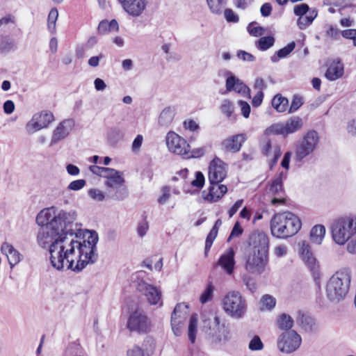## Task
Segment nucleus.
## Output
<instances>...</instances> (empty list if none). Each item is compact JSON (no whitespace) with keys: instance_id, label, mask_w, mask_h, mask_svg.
Instances as JSON below:
<instances>
[{"instance_id":"09e8293b","label":"nucleus","mask_w":356,"mask_h":356,"mask_svg":"<svg viewBox=\"0 0 356 356\" xmlns=\"http://www.w3.org/2000/svg\"><path fill=\"white\" fill-rule=\"evenodd\" d=\"M302 104V98L298 95H294L291 106L289 107V113H295Z\"/></svg>"},{"instance_id":"f03ea898","label":"nucleus","mask_w":356,"mask_h":356,"mask_svg":"<svg viewBox=\"0 0 356 356\" xmlns=\"http://www.w3.org/2000/svg\"><path fill=\"white\" fill-rule=\"evenodd\" d=\"M301 226L300 218L291 212L275 213L270 222L271 234L278 238H287L294 236Z\"/></svg>"},{"instance_id":"de8ad7c7","label":"nucleus","mask_w":356,"mask_h":356,"mask_svg":"<svg viewBox=\"0 0 356 356\" xmlns=\"http://www.w3.org/2000/svg\"><path fill=\"white\" fill-rule=\"evenodd\" d=\"M205 183V178L203 173L197 171L195 175V179L191 181V185L198 189H201Z\"/></svg>"},{"instance_id":"bf43d9fd","label":"nucleus","mask_w":356,"mask_h":356,"mask_svg":"<svg viewBox=\"0 0 356 356\" xmlns=\"http://www.w3.org/2000/svg\"><path fill=\"white\" fill-rule=\"evenodd\" d=\"M243 233V229L238 222H236L230 233V235L227 239L228 241H231L232 238L238 237Z\"/></svg>"},{"instance_id":"7ed1b4c3","label":"nucleus","mask_w":356,"mask_h":356,"mask_svg":"<svg viewBox=\"0 0 356 356\" xmlns=\"http://www.w3.org/2000/svg\"><path fill=\"white\" fill-rule=\"evenodd\" d=\"M350 280V271L348 269L343 268L337 271L327 284V298L335 302L343 300L348 292Z\"/></svg>"},{"instance_id":"2f4dec72","label":"nucleus","mask_w":356,"mask_h":356,"mask_svg":"<svg viewBox=\"0 0 356 356\" xmlns=\"http://www.w3.org/2000/svg\"><path fill=\"white\" fill-rule=\"evenodd\" d=\"M220 225H221V221L220 219H218L216 222L214 226L211 229L210 232L209 233V234L206 238L205 248H204V254L206 256L207 255L209 250H210L214 240L216 239V238L217 236L218 228Z\"/></svg>"},{"instance_id":"b1692460","label":"nucleus","mask_w":356,"mask_h":356,"mask_svg":"<svg viewBox=\"0 0 356 356\" xmlns=\"http://www.w3.org/2000/svg\"><path fill=\"white\" fill-rule=\"evenodd\" d=\"M343 65L340 60H334L330 63L325 72V77L330 81H335L343 74Z\"/></svg>"},{"instance_id":"e2e57ef3","label":"nucleus","mask_w":356,"mask_h":356,"mask_svg":"<svg viewBox=\"0 0 356 356\" xmlns=\"http://www.w3.org/2000/svg\"><path fill=\"white\" fill-rule=\"evenodd\" d=\"M340 33V31L337 28L330 25L329 29L326 31V35L334 40H338Z\"/></svg>"},{"instance_id":"bb28decb","label":"nucleus","mask_w":356,"mask_h":356,"mask_svg":"<svg viewBox=\"0 0 356 356\" xmlns=\"http://www.w3.org/2000/svg\"><path fill=\"white\" fill-rule=\"evenodd\" d=\"M175 116V110L170 107L165 108L159 115V124L163 127H168L172 123Z\"/></svg>"},{"instance_id":"aec40b11","label":"nucleus","mask_w":356,"mask_h":356,"mask_svg":"<svg viewBox=\"0 0 356 356\" xmlns=\"http://www.w3.org/2000/svg\"><path fill=\"white\" fill-rule=\"evenodd\" d=\"M226 89L228 91H234L243 97L250 99V89L241 80L234 76H229L226 80Z\"/></svg>"},{"instance_id":"9b49d317","label":"nucleus","mask_w":356,"mask_h":356,"mask_svg":"<svg viewBox=\"0 0 356 356\" xmlns=\"http://www.w3.org/2000/svg\"><path fill=\"white\" fill-rule=\"evenodd\" d=\"M268 264V254L249 252L245 267L249 273L259 275L265 272Z\"/></svg>"},{"instance_id":"0eeeda50","label":"nucleus","mask_w":356,"mask_h":356,"mask_svg":"<svg viewBox=\"0 0 356 356\" xmlns=\"http://www.w3.org/2000/svg\"><path fill=\"white\" fill-rule=\"evenodd\" d=\"M224 311L236 319L243 316L246 312V304L238 292L232 291L224 297Z\"/></svg>"},{"instance_id":"603ef678","label":"nucleus","mask_w":356,"mask_h":356,"mask_svg":"<svg viewBox=\"0 0 356 356\" xmlns=\"http://www.w3.org/2000/svg\"><path fill=\"white\" fill-rule=\"evenodd\" d=\"M248 347L251 350H260L263 348L264 345L259 337L254 336L250 341Z\"/></svg>"},{"instance_id":"39448f33","label":"nucleus","mask_w":356,"mask_h":356,"mask_svg":"<svg viewBox=\"0 0 356 356\" xmlns=\"http://www.w3.org/2000/svg\"><path fill=\"white\" fill-rule=\"evenodd\" d=\"M208 179L210 183L209 193L204 198L211 202H217L222 197V161L214 158L209 163Z\"/></svg>"},{"instance_id":"4d7b16f0","label":"nucleus","mask_w":356,"mask_h":356,"mask_svg":"<svg viewBox=\"0 0 356 356\" xmlns=\"http://www.w3.org/2000/svg\"><path fill=\"white\" fill-rule=\"evenodd\" d=\"M86 181L84 179H77L70 183L67 188L71 191H79L86 186Z\"/></svg>"},{"instance_id":"a211bd4d","label":"nucleus","mask_w":356,"mask_h":356,"mask_svg":"<svg viewBox=\"0 0 356 356\" xmlns=\"http://www.w3.org/2000/svg\"><path fill=\"white\" fill-rule=\"evenodd\" d=\"M122 9L130 16L138 17L145 10L148 0H118Z\"/></svg>"},{"instance_id":"f704fd0d","label":"nucleus","mask_w":356,"mask_h":356,"mask_svg":"<svg viewBox=\"0 0 356 356\" xmlns=\"http://www.w3.org/2000/svg\"><path fill=\"white\" fill-rule=\"evenodd\" d=\"M276 305V299L271 295H264L259 301V309L264 311H271Z\"/></svg>"},{"instance_id":"c85d7f7f","label":"nucleus","mask_w":356,"mask_h":356,"mask_svg":"<svg viewBox=\"0 0 356 356\" xmlns=\"http://www.w3.org/2000/svg\"><path fill=\"white\" fill-rule=\"evenodd\" d=\"M272 106L278 113L285 112L289 108V100L281 94H277L271 101Z\"/></svg>"},{"instance_id":"0e129e2a","label":"nucleus","mask_w":356,"mask_h":356,"mask_svg":"<svg viewBox=\"0 0 356 356\" xmlns=\"http://www.w3.org/2000/svg\"><path fill=\"white\" fill-rule=\"evenodd\" d=\"M108 168L106 167H99L98 165H90L89 167V170L94 175H96L97 176L102 177L104 176V174L105 172L108 171L106 169Z\"/></svg>"},{"instance_id":"20e7f679","label":"nucleus","mask_w":356,"mask_h":356,"mask_svg":"<svg viewBox=\"0 0 356 356\" xmlns=\"http://www.w3.org/2000/svg\"><path fill=\"white\" fill-rule=\"evenodd\" d=\"M331 232L333 241L339 245H344L356 234V216L339 217L332 222Z\"/></svg>"},{"instance_id":"3c124183","label":"nucleus","mask_w":356,"mask_h":356,"mask_svg":"<svg viewBox=\"0 0 356 356\" xmlns=\"http://www.w3.org/2000/svg\"><path fill=\"white\" fill-rule=\"evenodd\" d=\"M282 152L279 145L273 146V154L272 158L269 161V167L272 170L273 166L277 163L278 159L280 157Z\"/></svg>"},{"instance_id":"423d86ee","label":"nucleus","mask_w":356,"mask_h":356,"mask_svg":"<svg viewBox=\"0 0 356 356\" xmlns=\"http://www.w3.org/2000/svg\"><path fill=\"white\" fill-rule=\"evenodd\" d=\"M103 177L106 180L104 185L106 186V197L115 200H123L128 195V191L124 186V179L122 173L113 168H108Z\"/></svg>"},{"instance_id":"052dcab7","label":"nucleus","mask_w":356,"mask_h":356,"mask_svg":"<svg viewBox=\"0 0 356 356\" xmlns=\"http://www.w3.org/2000/svg\"><path fill=\"white\" fill-rule=\"evenodd\" d=\"M0 47L2 51L8 52L11 50L15 49V45L12 40L5 39L1 42Z\"/></svg>"},{"instance_id":"cd10ccee","label":"nucleus","mask_w":356,"mask_h":356,"mask_svg":"<svg viewBox=\"0 0 356 356\" xmlns=\"http://www.w3.org/2000/svg\"><path fill=\"white\" fill-rule=\"evenodd\" d=\"M325 235V227L322 225L314 226L310 232V240L317 245L321 244Z\"/></svg>"},{"instance_id":"774afa93","label":"nucleus","mask_w":356,"mask_h":356,"mask_svg":"<svg viewBox=\"0 0 356 356\" xmlns=\"http://www.w3.org/2000/svg\"><path fill=\"white\" fill-rule=\"evenodd\" d=\"M237 56L239 59L248 62L254 61L255 59L254 56L252 54L245 51H238Z\"/></svg>"},{"instance_id":"473e14b6","label":"nucleus","mask_w":356,"mask_h":356,"mask_svg":"<svg viewBox=\"0 0 356 356\" xmlns=\"http://www.w3.org/2000/svg\"><path fill=\"white\" fill-rule=\"evenodd\" d=\"M305 263L312 272L314 280L317 284H318L321 277V271L316 259L314 257H309L308 259L305 261Z\"/></svg>"},{"instance_id":"c756f323","label":"nucleus","mask_w":356,"mask_h":356,"mask_svg":"<svg viewBox=\"0 0 356 356\" xmlns=\"http://www.w3.org/2000/svg\"><path fill=\"white\" fill-rule=\"evenodd\" d=\"M234 251L229 248L226 254H224V271L228 275H232L235 267Z\"/></svg>"},{"instance_id":"864d4df0","label":"nucleus","mask_w":356,"mask_h":356,"mask_svg":"<svg viewBox=\"0 0 356 356\" xmlns=\"http://www.w3.org/2000/svg\"><path fill=\"white\" fill-rule=\"evenodd\" d=\"M327 3L335 6H341L343 8L346 7H355L356 6L350 3V2L354 0H325Z\"/></svg>"},{"instance_id":"f257e3e1","label":"nucleus","mask_w":356,"mask_h":356,"mask_svg":"<svg viewBox=\"0 0 356 356\" xmlns=\"http://www.w3.org/2000/svg\"><path fill=\"white\" fill-rule=\"evenodd\" d=\"M74 210L65 211L55 207L41 210L36 222L42 226L37 234V243L42 248H49L50 261L56 270L81 272L98 259V235L90 232L87 239L78 240L81 225L77 223Z\"/></svg>"},{"instance_id":"79ce46f5","label":"nucleus","mask_w":356,"mask_h":356,"mask_svg":"<svg viewBox=\"0 0 356 356\" xmlns=\"http://www.w3.org/2000/svg\"><path fill=\"white\" fill-rule=\"evenodd\" d=\"M58 16V10L53 8L50 10L48 15V29L50 31L53 32L56 29V22Z\"/></svg>"},{"instance_id":"e433bc0d","label":"nucleus","mask_w":356,"mask_h":356,"mask_svg":"<svg viewBox=\"0 0 356 356\" xmlns=\"http://www.w3.org/2000/svg\"><path fill=\"white\" fill-rule=\"evenodd\" d=\"M197 322H198L197 314H192L189 319L188 332L189 340L192 343H195V341L197 328Z\"/></svg>"},{"instance_id":"58836bf2","label":"nucleus","mask_w":356,"mask_h":356,"mask_svg":"<svg viewBox=\"0 0 356 356\" xmlns=\"http://www.w3.org/2000/svg\"><path fill=\"white\" fill-rule=\"evenodd\" d=\"M210 11L215 15L222 13V0H206Z\"/></svg>"},{"instance_id":"13d9d810","label":"nucleus","mask_w":356,"mask_h":356,"mask_svg":"<svg viewBox=\"0 0 356 356\" xmlns=\"http://www.w3.org/2000/svg\"><path fill=\"white\" fill-rule=\"evenodd\" d=\"M301 255L304 261L308 259V258L314 257L310 245L305 242H303L302 244Z\"/></svg>"},{"instance_id":"7c9ffc66","label":"nucleus","mask_w":356,"mask_h":356,"mask_svg":"<svg viewBox=\"0 0 356 356\" xmlns=\"http://www.w3.org/2000/svg\"><path fill=\"white\" fill-rule=\"evenodd\" d=\"M118 30V23L115 19H112L110 22L102 20L98 26V31L100 34H106L108 32H117Z\"/></svg>"},{"instance_id":"680f3d73","label":"nucleus","mask_w":356,"mask_h":356,"mask_svg":"<svg viewBox=\"0 0 356 356\" xmlns=\"http://www.w3.org/2000/svg\"><path fill=\"white\" fill-rule=\"evenodd\" d=\"M341 35L346 39H350L356 47V29H347L341 32Z\"/></svg>"},{"instance_id":"6e6d98bb","label":"nucleus","mask_w":356,"mask_h":356,"mask_svg":"<svg viewBox=\"0 0 356 356\" xmlns=\"http://www.w3.org/2000/svg\"><path fill=\"white\" fill-rule=\"evenodd\" d=\"M238 104L241 108V112L242 115L245 118H248L250 116V111H251V108H250V104L243 100H239L238 102Z\"/></svg>"},{"instance_id":"ea45409f","label":"nucleus","mask_w":356,"mask_h":356,"mask_svg":"<svg viewBox=\"0 0 356 356\" xmlns=\"http://www.w3.org/2000/svg\"><path fill=\"white\" fill-rule=\"evenodd\" d=\"M214 291V287L212 285L211 282H209L205 290L202 293L200 297V301L202 304H205L207 302L210 301L213 298V293Z\"/></svg>"},{"instance_id":"ddd939ff","label":"nucleus","mask_w":356,"mask_h":356,"mask_svg":"<svg viewBox=\"0 0 356 356\" xmlns=\"http://www.w3.org/2000/svg\"><path fill=\"white\" fill-rule=\"evenodd\" d=\"M248 243L249 252L268 254L269 239L264 232L260 231L252 232L249 237Z\"/></svg>"},{"instance_id":"49530a36","label":"nucleus","mask_w":356,"mask_h":356,"mask_svg":"<svg viewBox=\"0 0 356 356\" xmlns=\"http://www.w3.org/2000/svg\"><path fill=\"white\" fill-rule=\"evenodd\" d=\"M311 10L312 9L307 3H301L294 6L293 13L296 16L301 17L302 15H305L307 13H309Z\"/></svg>"},{"instance_id":"4468645a","label":"nucleus","mask_w":356,"mask_h":356,"mask_svg":"<svg viewBox=\"0 0 356 356\" xmlns=\"http://www.w3.org/2000/svg\"><path fill=\"white\" fill-rule=\"evenodd\" d=\"M186 305L179 303L177 304L171 315V327L174 334L179 337L182 333V328L184 326L186 319L187 318Z\"/></svg>"},{"instance_id":"a19ab883","label":"nucleus","mask_w":356,"mask_h":356,"mask_svg":"<svg viewBox=\"0 0 356 356\" xmlns=\"http://www.w3.org/2000/svg\"><path fill=\"white\" fill-rule=\"evenodd\" d=\"M234 106L229 100H224V113L231 122H235L237 115L234 113Z\"/></svg>"},{"instance_id":"2eb2a0df","label":"nucleus","mask_w":356,"mask_h":356,"mask_svg":"<svg viewBox=\"0 0 356 356\" xmlns=\"http://www.w3.org/2000/svg\"><path fill=\"white\" fill-rule=\"evenodd\" d=\"M166 144L168 149L176 154L186 156L188 154L190 145L186 140L173 131H170L166 136Z\"/></svg>"},{"instance_id":"5fc2aeb1","label":"nucleus","mask_w":356,"mask_h":356,"mask_svg":"<svg viewBox=\"0 0 356 356\" xmlns=\"http://www.w3.org/2000/svg\"><path fill=\"white\" fill-rule=\"evenodd\" d=\"M162 195L159 197L158 202L160 204H165L170 197V188L163 186L161 188Z\"/></svg>"},{"instance_id":"338daca9","label":"nucleus","mask_w":356,"mask_h":356,"mask_svg":"<svg viewBox=\"0 0 356 356\" xmlns=\"http://www.w3.org/2000/svg\"><path fill=\"white\" fill-rule=\"evenodd\" d=\"M15 108V106L12 100H6L3 104V112L7 115L13 113Z\"/></svg>"},{"instance_id":"f8f14e48","label":"nucleus","mask_w":356,"mask_h":356,"mask_svg":"<svg viewBox=\"0 0 356 356\" xmlns=\"http://www.w3.org/2000/svg\"><path fill=\"white\" fill-rule=\"evenodd\" d=\"M301 341L300 336L296 331H285L278 338L277 347L282 353H291L300 347Z\"/></svg>"},{"instance_id":"dca6fc26","label":"nucleus","mask_w":356,"mask_h":356,"mask_svg":"<svg viewBox=\"0 0 356 356\" xmlns=\"http://www.w3.org/2000/svg\"><path fill=\"white\" fill-rule=\"evenodd\" d=\"M137 290L145 297L150 305H161V291L156 286L141 280L137 284Z\"/></svg>"},{"instance_id":"9d476101","label":"nucleus","mask_w":356,"mask_h":356,"mask_svg":"<svg viewBox=\"0 0 356 356\" xmlns=\"http://www.w3.org/2000/svg\"><path fill=\"white\" fill-rule=\"evenodd\" d=\"M54 120L53 113L49 111H42L33 115L25 125L26 133L29 135L46 129Z\"/></svg>"},{"instance_id":"1a4fd4ad","label":"nucleus","mask_w":356,"mask_h":356,"mask_svg":"<svg viewBox=\"0 0 356 356\" xmlns=\"http://www.w3.org/2000/svg\"><path fill=\"white\" fill-rule=\"evenodd\" d=\"M302 119L298 116H293L285 122H279L272 124L266 131L275 135H282L284 137L294 134L302 129Z\"/></svg>"},{"instance_id":"8fccbe9b","label":"nucleus","mask_w":356,"mask_h":356,"mask_svg":"<svg viewBox=\"0 0 356 356\" xmlns=\"http://www.w3.org/2000/svg\"><path fill=\"white\" fill-rule=\"evenodd\" d=\"M88 195L92 199L98 202L103 201L106 195V194L105 195L103 191L97 188H92L89 190Z\"/></svg>"},{"instance_id":"a18cd8bd","label":"nucleus","mask_w":356,"mask_h":356,"mask_svg":"<svg viewBox=\"0 0 356 356\" xmlns=\"http://www.w3.org/2000/svg\"><path fill=\"white\" fill-rule=\"evenodd\" d=\"M207 147L204 146L198 148H194L191 151H190V148H188V154H186V158H200L202 156L205 152L207 151Z\"/></svg>"},{"instance_id":"4c0bfd02","label":"nucleus","mask_w":356,"mask_h":356,"mask_svg":"<svg viewBox=\"0 0 356 356\" xmlns=\"http://www.w3.org/2000/svg\"><path fill=\"white\" fill-rule=\"evenodd\" d=\"M275 38L273 36L261 37L257 42V47L261 51H266L273 46Z\"/></svg>"},{"instance_id":"a878e982","label":"nucleus","mask_w":356,"mask_h":356,"mask_svg":"<svg viewBox=\"0 0 356 356\" xmlns=\"http://www.w3.org/2000/svg\"><path fill=\"white\" fill-rule=\"evenodd\" d=\"M318 15V11L316 8H312L309 13H307L305 15H302L299 17L297 20V26L300 30H304L307 28L309 25H311L314 20V19Z\"/></svg>"},{"instance_id":"6e6552de","label":"nucleus","mask_w":356,"mask_h":356,"mask_svg":"<svg viewBox=\"0 0 356 356\" xmlns=\"http://www.w3.org/2000/svg\"><path fill=\"white\" fill-rule=\"evenodd\" d=\"M319 140L320 138L317 131L314 130L307 131L296 146L295 152L296 161L300 162L305 157L312 154L316 149Z\"/></svg>"},{"instance_id":"f3484780","label":"nucleus","mask_w":356,"mask_h":356,"mask_svg":"<svg viewBox=\"0 0 356 356\" xmlns=\"http://www.w3.org/2000/svg\"><path fill=\"white\" fill-rule=\"evenodd\" d=\"M127 327L131 332L138 333H146L147 332V318L143 311L137 309L131 314L128 319Z\"/></svg>"},{"instance_id":"412c9836","label":"nucleus","mask_w":356,"mask_h":356,"mask_svg":"<svg viewBox=\"0 0 356 356\" xmlns=\"http://www.w3.org/2000/svg\"><path fill=\"white\" fill-rule=\"evenodd\" d=\"M153 338L147 337L143 343V348L134 346L127 350V356H150L154 350Z\"/></svg>"},{"instance_id":"393cba45","label":"nucleus","mask_w":356,"mask_h":356,"mask_svg":"<svg viewBox=\"0 0 356 356\" xmlns=\"http://www.w3.org/2000/svg\"><path fill=\"white\" fill-rule=\"evenodd\" d=\"M246 139L247 138L245 134H236L229 138H227L225 140V143H224V145H225L227 150L232 152H237L241 149L242 144L246 140Z\"/></svg>"},{"instance_id":"69168bd1","label":"nucleus","mask_w":356,"mask_h":356,"mask_svg":"<svg viewBox=\"0 0 356 356\" xmlns=\"http://www.w3.org/2000/svg\"><path fill=\"white\" fill-rule=\"evenodd\" d=\"M143 141V136L140 134L137 135L132 143V145H131L132 151L134 152H138L140 149V148L141 147Z\"/></svg>"},{"instance_id":"5701e85b","label":"nucleus","mask_w":356,"mask_h":356,"mask_svg":"<svg viewBox=\"0 0 356 356\" xmlns=\"http://www.w3.org/2000/svg\"><path fill=\"white\" fill-rule=\"evenodd\" d=\"M1 251L2 254L7 257L8 263L11 268L20 261L21 259L19 252L15 250L11 244L6 242L3 243L1 245Z\"/></svg>"},{"instance_id":"37998d69","label":"nucleus","mask_w":356,"mask_h":356,"mask_svg":"<svg viewBox=\"0 0 356 356\" xmlns=\"http://www.w3.org/2000/svg\"><path fill=\"white\" fill-rule=\"evenodd\" d=\"M256 22H251L248 24L247 30L250 35L254 37H259L264 34L265 29L262 26H254Z\"/></svg>"},{"instance_id":"c9c22d12","label":"nucleus","mask_w":356,"mask_h":356,"mask_svg":"<svg viewBox=\"0 0 356 356\" xmlns=\"http://www.w3.org/2000/svg\"><path fill=\"white\" fill-rule=\"evenodd\" d=\"M277 324L280 329L289 331L293 325V320L289 315L282 314L277 318Z\"/></svg>"},{"instance_id":"4be33fe9","label":"nucleus","mask_w":356,"mask_h":356,"mask_svg":"<svg viewBox=\"0 0 356 356\" xmlns=\"http://www.w3.org/2000/svg\"><path fill=\"white\" fill-rule=\"evenodd\" d=\"M74 126V122L71 119L65 120L61 122L54 131L51 138V144H56L59 140L67 137Z\"/></svg>"},{"instance_id":"72a5a7b5","label":"nucleus","mask_w":356,"mask_h":356,"mask_svg":"<svg viewBox=\"0 0 356 356\" xmlns=\"http://www.w3.org/2000/svg\"><path fill=\"white\" fill-rule=\"evenodd\" d=\"M296 47L295 42H291L288 44L286 47L280 49L276 52V54L270 57V60L273 63H277L280 58H286L289 55Z\"/></svg>"},{"instance_id":"6ab92c4d","label":"nucleus","mask_w":356,"mask_h":356,"mask_svg":"<svg viewBox=\"0 0 356 356\" xmlns=\"http://www.w3.org/2000/svg\"><path fill=\"white\" fill-rule=\"evenodd\" d=\"M286 173L281 172L277 177L274 179L269 186V192L277 197L271 200V204L274 206L284 204L285 198L284 197V191L282 186V179L286 178Z\"/></svg>"},{"instance_id":"c03bdc74","label":"nucleus","mask_w":356,"mask_h":356,"mask_svg":"<svg viewBox=\"0 0 356 356\" xmlns=\"http://www.w3.org/2000/svg\"><path fill=\"white\" fill-rule=\"evenodd\" d=\"M224 17L228 23L236 24L239 22L238 15L231 8L224 10Z\"/></svg>"}]
</instances>
